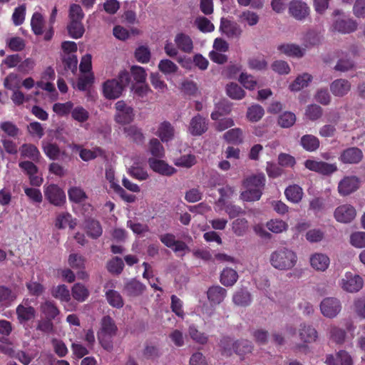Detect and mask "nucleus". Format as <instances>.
<instances>
[{"mask_svg": "<svg viewBox=\"0 0 365 365\" xmlns=\"http://www.w3.org/2000/svg\"><path fill=\"white\" fill-rule=\"evenodd\" d=\"M265 185V176L263 173L253 174L245 178L242 181L244 190L240 194V199L246 202L259 200Z\"/></svg>", "mask_w": 365, "mask_h": 365, "instance_id": "f257e3e1", "label": "nucleus"}, {"mask_svg": "<svg viewBox=\"0 0 365 365\" xmlns=\"http://www.w3.org/2000/svg\"><path fill=\"white\" fill-rule=\"evenodd\" d=\"M298 257L297 253L291 249L280 247L272 252L269 256V262L276 269L288 271L297 264Z\"/></svg>", "mask_w": 365, "mask_h": 365, "instance_id": "f03ea898", "label": "nucleus"}, {"mask_svg": "<svg viewBox=\"0 0 365 365\" xmlns=\"http://www.w3.org/2000/svg\"><path fill=\"white\" fill-rule=\"evenodd\" d=\"M118 328L115 322L110 317H104L101 319V328L98 331V339L102 347L110 351L113 348V337L116 335Z\"/></svg>", "mask_w": 365, "mask_h": 365, "instance_id": "7ed1b4c3", "label": "nucleus"}, {"mask_svg": "<svg viewBox=\"0 0 365 365\" xmlns=\"http://www.w3.org/2000/svg\"><path fill=\"white\" fill-rule=\"evenodd\" d=\"M220 346L223 354L227 356L231 355L232 353H235L239 356H243L250 353L252 350L250 341L244 339L234 341L228 337L221 340Z\"/></svg>", "mask_w": 365, "mask_h": 365, "instance_id": "20e7f679", "label": "nucleus"}, {"mask_svg": "<svg viewBox=\"0 0 365 365\" xmlns=\"http://www.w3.org/2000/svg\"><path fill=\"white\" fill-rule=\"evenodd\" d=\"M322 314L329 319H333L338 316L341 311V303L336 297H325L319 304Z\"/></svg>", "mask_w": 365, "mask_h": 365, "instance_id": "39448f33", "label": "nucleus"}, {"mask_svg": "<svg viewBox=\"0 0 365 365\" xmlns=\"http://www.w3.org/2000/svg\"><path fill=\"white\" fill-rule=\"evenodd\" d=\"M339 285L347 292H357L362 289L364 280L359 274L346 272L341 279Z\"/></svg>", "mask_w": 365, "mask_h": 365, "instance_id": "423d86ee", "label": "nucleus"}, {"mask_svg": "<svg viewBox=\"0 0 365 365\" xmlns=\"http://www.w3.org/2000/svg\"><path fill=\"white\" fill-rule=\"evenodd\" d=\"M304 166L308 170L323 175H331L338 170L337 165L335 163H329L311 159L307 160L304 162Z\"/></svg>", "mask_w": 365, "mask_h": 365, "instance_id": "0eeeda50", "label": "nucleus"}, {"mask_svg": "<svg viewBox=\"0 0 365 365\" xmlns=\"http://www.w3.org/2000/svg\"><path fill=\"white\" fill-rule=\"evenodd\" d=\"M288 11L289 15L298 21L304 20L310 14L309 6L302 0H292L288 5Z\"/></svg>", "mask_w": 365, "mask_h": 365, "instance_id": "6e6552de", "label": "nucleus"}, {"mask_svg": "<svg viewBox=\"0 0 365 365\" xmlns=\"http://www.w3.org/2000/svg\"><path fill=\"white\" fill-rule=\"evenodd\" d=\"M160 240L166 247L172 249L174 252L180 256H183L190 251L188 246L184 242L177 240L173 234L162 235Z\"/></svg>", "mask_w": 365, "mask_h": 365, "instance_id": "1a4fd4ad", "label": "nucleus"}, {"mask_svg": "<svg viewBox=\"0 0 365 365\" xmlns=\"http://www.w3.org/2000/svg\"><path fill=\"white\" fill-rule=\"evenodd\" d=\"M44 195L50 203L61 207L66 202L64 191L56 185H49L44 187Z\"/></svg>", "mask_w": 365, "mask_h": 365, "instance_id": "9d476101", "label": "nucleus"}, {"mask_svg": "<svg viewBox=\"0 0 365 365\" xmlns=\"http://www.w3.org/2000/svg\"><path fill=\"white\" fill-rule=\"evenodd\" d=\"M116 113L115 121L120 124H128L134 118L133 109L128 106L124 101H119L115 105Z\"/></svg>", "mask_w": 365, "mask_h": 365, "instance_id": "9b49d317", "label": "nucleus"}, {"mask_svg": "<svg viewBox=\"0 0 365 365\" xmlns=\"http://www.w3.org/2000/svg\"><path fill=\"white\" fill-rule=\"evenodd\" d=\"M359 187V180L354 175L344 177L338 184L337 190L341 196L349 195Z\"/></svg>", "mask_w": 365, "mask_h": 365, "instance_id": "f8f14e48", "label": "nucleus"}, {"mask_svg": "<svg viewBox=\"0 0 365 365\" xmlns=\"http://www.w3.org/2000/svg\"><path fill=\"white\" fill-rule=\"evenodd\" d=\"M17 319L20 324H24L35 318L36 310L29 304V299H24L16 309Z\"/></svg>", "mask_w": 365, "mask_h": 365, "instance_id": "ddd939ff", "label": "nucleus"}, {"mask_svg": "<svg viewBox=\"0 0 365 365\" xmlns=\"http://www.w3.org/2000/svg\"><path fill=\"white\" fill-rule=\"evenodd\" d=\"M355 208L349 204H344L338 206L334 212L336 220L341 223H349L356 217Z\"/></svg>", "mask_w": 365, "mask_h": 365, "instance_id": "4468645a", "label": "nucleus"}, {"mask_svg": "<svg viewBox=\"0 0 365 365\" xmlns=\"http://www.w3.org/2000/svg\"><path fill=\"white\" fill-rule=\"evenodd\" d=\"M220 31L230 38H239L242 34V29L237 23L225 18L221 19Z\"/></svg>", "mask_w": 365, "mask_h": 365, "instance_id": "2eb2a0df", "label": "nucleus"}, {"mask_svg": "<svg viewBox=\"0 0 365 365\" xmlns=\"http://www.w3.org/2000/svg\"><path fill=\"white\" fill-rule=\"evenodd\" d=\"M143 160L140 157L133 158V164L128 168L127 173L133 178L143 181L148 179V171L142 167Z\"/></svg>", "mask_w": 365, "mask_h": 365, "instance_id": "dca6fc26", "label": "nucleus"}, {"mask_svg": "<svg viewBox=\"0 0 365 365\" xmlns=\"http://www.w3.org/2000/svg\"><path fill=\"white\" fill-rule=\"evenodd\" d=\"M123 90L124 89L118 83V81L116 79L108 80L103 85V95L108 99H115L119 98Z\"/></svg>", "mask_w": 365, "mask_h": 365, "instance_id": "f3484780", "label": "nucleus"}, {"mask_svg": "<svg viewBox=\"0 0 365 365\" xmlns=\"http://www.w3.org/2000/svg\"><path fill=\"white\" fill-rule=\"evenodd\" d=\"M357 28L356 21L351 19H338L331 25L332 31L341 34H349L354 31Z\"/></svg>", "mask_w": 365, "mask_h": 365, "instance_id": "a211bd4d", "label": "nucleus"}, {"mask_svg": "<svg viewBox=\"0 0 365 365\" xmlns=\"http://www.w3.org/2000/svg\"><path fill=\"white\" fill-rule=\"evenodd\" d=\"M311 267L317 272L326 271L330 264L329 257L323 253L316 252L309 257Z\"/></svg>", "mask_w": 365, "mask_h": 365, "instance_id": "6ab92c4d", "label": "nucleus"}, {"mask_svg": "<svg viewBox=\"0 0 365 365\" xmlns=\"http://www.w3.org/2000/svg\"><path fill=\"white\" fill-rule=\"evenodd\" d=\"M148 164L150 168L155 173L162 175H172L176 173V169L168 165L166 162L155 158H149Z\"/></svg>", "mask_w": 365, "mask_h": 365, "instance_id": "aec40b11", "label": "nucleus"}, {"mask_svg": "<svg viewBox=\"0 0 365 365\" xmlns=\"http://www.w3.org/2000/svg\"><path fill=\"white\" fill-rule=\"evenodd\" d=\"M362 158V151L358 148L353 147L344 150L339 157V160L346 164H356Z\"/></svg>", "mask_w": 365, "mask_h": 365, "instance_id": "412c9836", "label": "nucleus"}, {"mask_svg": "<svg viewBox=\"0 0 365 365\" xmlns=\"http://www.w3.org/2000/svg\"><path fill=\"white\" fill-rule=\"evenodd\" d=\"M351 83L344 78L334 80L330 84V91L331 93L336 97H343L349 93L351 91Z\"/></svg>", "mask_w": 365, "mask_h": 365, "instance_id": "4be33fe9", "label": "nucleus"}, {"mask_svg": "<svg viewBox=\"0 0 365 365\" xmlns=\"http://www.w3.org/2000/svg\"><path fill=\"white\" fill-rule=\"evenodd\" d=\"M174 41L180 51L186 53L193 51V41L189 35L182 32L178 33L175 36Z\"/></svg>", "mask_w": 365, "mask_h": 365, "instance_id": "5701e85b", "label": "nucleus"}, {"mask_svg": "<svg viewBox=\"0 0 365 365\" xmlns=\"http://www.w3.org/2000/svg\"><path fill=\"white\" fill-rule=\"evenodd\" d=\"M313 76L308 73H303L298 75L296 78L289 85V90L292 92H298L307 88L312 83Z\"/></svg>", "mask_w": 365, "mask_h": 365, "instance_id": "b1692460", "label": "nucleus"}, {"mask_svg": "<svg viewBox=\"0 0 365 365\" xmlns=\"http://www.w3.org/2000/svg\"><path fill=\"white\" fill-rule=\"evenodd\" d=\"M325 363L327 365H353V360L347 351L342 350L339 351L336 356L328 355Z\"/></svg>", "mask_w": 365, "mask_h": 365, "instance_id": "393cba45", "label": "nucleus"}, {"mask_svg": "<svg viewBox=\"0 0 365 365\" xmlns=\"http://www.w3.org/2000/svg\"><path fill=\"white\" fill-rule=\"evenodd\" d=\"M145 289V286L135 279H128L123 287V292L128 297L140 296Z\"/></svg>", "mask_w": 365, "mask_h": 365, "instance_id": "a878e982", "label": "nucleus"}, {"mask_svg": "<svg viewBox=\"0 0 365 365\" xmlns=\"http://www.w3.org/2000/svg\"><path fill=\"white\" fill-rule=\"evenodd\" d=\"M55 227L59 230L69 227L73 230L77 225L76 220L73 218L72 215L67 212H62L56 215L55 220Z\"/></svg>", "mask_w": 365, "mask_h": 365, "instance_id": "bb28decb", "label": "nucleus"}, {"mask_svg": "<svg viewBox=\"0 0 365 365\" xmlns=\"http://www.w3.org/2000/svg\"><path fill=\"white\" fill-rule=\"evenodd\" d=\"M207 130V123L205 118L200 115L194 116L190 123L189 133L192 135H200Z\"/></svg>", "mask_w": 365, "mask_h": 365, "instance_id": "cd10ccee", "label": "nucleus"}, {"mask_svg": "<svg viewBox=\"0 0 365 365\" xmlns=\"http://www.w3.org/2000/svg\"><path fill=\"white\" fill-rule=\"evenodd\" d=\"M278 51L287 56L302 58L305 53V49L294 43H284L278 46Z\"/></svg>", "mask_w": 365, "mask_h": 365, "instance_id": "c85d7f7f", "label": "nucleus"}, {"mask_svg": "<svg viewBox=\"0 0 365 365\" xmlns=\"http://www.w3.org/2000/svg\"><path fill=\"white\" fill-rule=\"evenodd\" d=\"M220 197L215 203V210L220 212L223 210L227 202L235 194V190L233 187L226 185L219 189Z\"/></svg>", "mask_w": 365, "mask_h": 365, "instance_id": "c756f323", "label": "nucleus"}, {"mask_svg": "<svg viewBox=\"0 0 365 365\" xmlns=\"http://www.w3.org/2000/svg\"><path fill=\"white\" fill-rule=\"evenodd\" d=\"M227 294L225 289L220 286H213L207 292V299L212 304H219L225 299Z\"/></svg>", "mask_w": 365, "mask_h": 365, "instance_id": "7c9ffc66", "label": "nucleus"}, {"mask_svg": "<svg viewBox=\"0 0 365 365\" xmlns=\"http://www.w3.org/2000/svg\"><path fill=\"white\" fill-rule=\"evenodd\" d=\"M156 135L163 142L171 140L175 135V129L172 124L168 121H163L158 125Z\"/></svg>", "mask_w": 365, "mask_h": 365, "instance_id": "2f4dec72", "label": "nucleus"}, {"mask_svg": "<svg viewBox=\"0 0 365 365\" xmlns=\"http://www.w3.org/2000/svg\"><path fill=\"white\" fill-rule=\"evenodd\" d=\"M299 336L302 341L312 343L317 339L318 334L313 327L303 324L300 325Z\"/></svg>", "mask_w": 365, "mask_h": 365, "instance_id": "473e14b6", "label": "nucleus"}, {"mask_svg": "<svg viewBox=\"0 0 365 365\" xmlns=\"http://www.w3.org/2000/svg\"><path fill=\"white\" fill-rule=\"evenodd\" d=\"M105 289V296L108 303L114 308H122L124 305V301L121 294L113 289H108V286Z\"/></svg>", "mask_w": 365, "mask_h": 365, "instance_id": "72a5a7b5", "label": "nucleus"}, {"mask_svg": "<svg viewBox=\"0 0 365 365\" xmlns=\"http://www.w3.org/2000/svg\"><path fill=\"white\" fill-rule=\"evenodd\" d=\"M284 195L287 200L293 203H299L304 195L302 188L297 185H292L284 190Z\"/></svg>", "mask_w": 365, "mask_h": 365, "instance_id": "f704fd0d", "label": "nucleus"}, {"mask_svg": "<svg viewBox=\"0 0 365 365\" xmlns=\"http://www.w3.org/2000/svg\"><path fill=\"white\" fill-rule=\"evenodd\" d=\"M264 115V109L263 107L254 103L247 108L246 118L251 123H257L263 118Z\"/></svg>", "mask_w": 365, "mask_h": 365, "instance_id": "c9c22d12", "label": "nucleus"}, {"mask_svg": "<svg viewBox=\"0 0 365 365\" xmlns=\"http://www.w3.org/2000/svg\"><path fill=\"white\" fill-rule=\"evenodd\" d=\"M18 293L11 289L0 286V303L4 307H9L17 298Z\"/></svg>", "mask_w": 365, "mask_h": 365, "instance_id": "e433bc0d", "label": "nucleus"}, {"mask_svg": "<svg viewBox=\"0 0 365 365\" xmlns=\"http://www.w3.org/2000/svg\"><path fill=\"white\" fill-rule=\"evenodd\" d=\"M232 301L237 306L246 307L251 304L252 297L248 290L240 289L233 294Z\"/></svg>", "mask_w": 365, "mask_h": 365, "instance_id": "4c0bfd02", "label": "nucleus"}, {"mask_svg": "<svg viewBox=\"0 0 365 365\" xmlns=\"http://www.w3.org/2000/svg\"><path fill=\"white\" fill-rule=\"evenodd\" d=\"M19 151L22 158H29L34 161H38L41 157L38 149L32 144H23Z\"/></svg>", "mask_w": 365, "mask_h": 365, "instance_id": "58836bf2", "label": "nucleus"}, {"mask_svg": "<svg viewBox=\"0 0 365 365\" xmlns=\"http://www.w3.org/2000/svg\"><path fill=\"white\" fill-rule=\"evenodd\" d=\"M226 94L233 100H242L246 96L245 90L236 83H230L225 87Z\"/></svg>", "mask_w": 365, "mask_h": 365, "instance_id": "ea45409f", "label": "nucleus"}, {"mask_svg": "<svg viewBox=\"0 0 365 365\" xmlns=\"http://www.w3.org/2000/svg\"><path fill=\"white\" fill-rule=\"evenodd\" d=\"M223 138L229 143L239 145L244 140L243 131L239 128H232L225 133Z\"/></svg>", "mask_w": 365, "mask_h": 365, "instance_id": "a19ab883", "label": "nucleus"}, {"mask_svg": "<svg viewBox=\"0 0 365 365\" xmlns=\"http://www.w3.org/2000/svg\"><path fill=\"white\" fill-rule=\"evenodd\" d=\"M51 295L61 302H68L71 300L70 291L64 284H58L51 289Z\"/></svg>", "mask_w": 365, "mask_h": 365, "instance_id": "79ce46f5", "label": "nucleus"}, {"mask_svg": "<svg viewBox=\"0 0 365 365\" xmlns=\"http://www.w3.org/2000/svg\"><path fill=\"white\" fill-rule=\"evenodd\" d=\"M175 165L184 168H190L197 163L196 156L192 153H187L175 158L173 160Z\"/></svg>", "mask_w": 365, "mask_h": 365, "instance_id": "37998d69", "label": "nucleus"}, {"mask_svg": "<svg viewBox=\"0 0 365 365\" xmlns=\"http://www.w3.org/2000/svg\"><path fill=\"white\" fill-rule=\"evenodd\" d=\"M300 144L304 150L313 152L319 147V140L313 135H304L301 138Z\"/></svg>", "mask_w": 365, "mask_h": 365, "instance_id": "c03bdc74", "label": "nucleus"}, {"mask_svg": "<svg viewBox=\"0 0 365 365\" xmlns=\"http://www.w3.org/2000/svg\"><path fill=\"white\" fill-rule=\"evenodd\" d=\"M238 279L237 272L231 268H225L221 273L220 282L227 287H231L235 284Z\"/></svg>", "mask_w": 365, "mask_h": 365, "instance_id": "a18cd8bd", "label": "nucleus"}, {"mask_svg": "<svg viewBox=\"0 0 365 365\" xmlns=\"http://www.w3.org/2000/svg\"><path fill=\"white\" fill-rule=\"evenodd\" d=\"M72 296L78 302H83L89 296V291L87 287L81 283L75 284L71 289Z\"/></svg>", "mask_w": 365, "mask_h": 365, "instance_id": "49530a36", "label": "nucleus"}, {"mask_svg": "<svg viewBox=\"0 0 365 365\" xmlns=\"http://www.w3.org/2000/svg\"><path fill=\"white\" fill-rule=\"evenodd\" d=\"M248 228V221L245 218H237L232 222V230L236 236H244Z\"/></svg>", "mask_w": 365, "mask_h": 365, "instance_id": "de8ad7c7", "label": "nucleus"}, {"mask_svg": "<svg viewBox=\"0 0 365 365\" xmlns=\"http://www.w3.org/2000/svg\"><path fill=\"white\" fill-rule=\"evenodd\" d=\"M40 309L45 318L48 320H52L56 318L59 314V310L51 302L47 301L43 303Z\"/></svg>", "mask_w": 365, "mask_h": 365, "instance_id": "09e8293b", "label": "nucleus"}, {"mask_svg": "<svg viewBox=\"0 0 365 365\" xmlns=\"http://www.w3.org/2000/svg\"><path fill=\"white\" fill-rule=\"evenodd\" d=\"M239 20L242 24H247L250 26H254L258 24L259 16L254 11L245 10L239 15Z\"/></svg>", "mask_w": 365, "mask_h": 365, "instance_id": "8fccbe9b", "label": "nucleus"}, {"mask_svg": "<svg viewBox=\"0 0 365 365\" xmlns=\"http://www.w3.org/2000/svg\"><path fill=\"white\" fill-rule=\"evenodd\" d=\"M67 30L69 36L76 39L82 37L85 32L82 21H70Z\"/></svg>", "mask_w": 365, "mask_h": 365, "instance_id": "3c124183", "label": "nucleus"}, {"mask_svg": "<svg viewBox=\"0 0 365 365\" xmlns=\"http://www.w3.org/2000/svg\"><path fill=\"white\" fill-rule=\"evenodd\" d=\"M329 336L331 340L336 344H342L346 339V331L335 325H331L328 329Z\"/></svg>", "mask_w": 365, "mask_h": 365, "instance_id": "603ef678", "label": "nucleus"}, {"mask_svg": "<svg viewBox=\"0 0 365 365\" xmlns=\"http://www.w3.org/2000/svg\"><path fill=\"white\" fill-rule=\"evenodd\" d=\"M68 198L71 201L81 203L83 202L87 198V195L80 187H71L68 190Z\"/></svg>", "mask_w": 365, "mask_h": 365, "instance_id": "864d4df0", "label": "nucleus"}, {"mask_svg": "<svg viewBox=\"0 0 365 365\" xmlns=\"http://www.w3.org/2000/svg\"><path fill=\"white\" fill-rule=\"evenodd\" d=\"M42 149L45 155L51 160H56L60 155V149L58 145L51 142L43 141Z\"/></svg>", "mask_w": 365, "mask_h": 365, "instance_id": "5fc2aeb1", "label": "nucleus"}, {"mask_svg": "<svg viewBox=\"0 0 365 365\" xmlns=\"http://www.w3.org/2000/svg\"><path fill=\"white\" fill-rule=\"evenodd\" d=\"M288 227V224L286 222L279 219H273L267 222V229L276 234L286 231Z\"/></svg>", "mask_w": 365, "mask_h": 365, "instance_id": "6e6d98bb", "label": "nucleus"}, {"mask_svg": "<svg viewBox=\"0 0 365 365\" xmlns=\"http://www.w3.org/2000/svg\"><path fill=\"white\" fill-rule=\"evenodd\" d=\"M103 155V150L100 148H93L92 149L83 148L80 150L79 156L83 161L94 160Z\"/></svg>", "mask_w": 365, "mask_h": 365, "instance_id": "4d7b16f0", "label": "nucleus"}, {"mask_svg": "<svg viewBox=\"0 0 365 365\" xmlns=\"http://www.w3.org/2000/svg\"><path fill=\"white\" fill-rule=\"evenodd\" d=\"M158 68L165 75L175 74L178 71V66L169 59L160 61Z\"/></svg>", "mask_w": 365, "mask_h": 365, "instance_id": "13d9d810", "label": "nucleus"}, {"mask_svg": "<svg viewBox=\"0 0 365 365\" xmlns=\"http://www.w3.org/2000/svg\"><path fill=\"white\" fill-rule=\"evenodd\" d=\"M194 24L202 33L212 32L215 30L214 24L204 16L197 17Z\"/></svg>", "mask_w": 365, "mask_h": 365, "instance_id": "bf43d9fd", "label": "nucleus"}, {"mask_svg": "<svg viewBox=\"0 0 365 365\" xmlns=\"http://www.w3.org/2000/svg\"><path fill=\"white\" fill-rule=\"evenodd\" d=\"M297 118L294 113L285 111L278 118V124L284 128L292 127L296 122Z\"/></svg>", "mask_w": 365, "mask_h": 365, "instance_id": "052dcab7", "label": "nucleus"}, {"mask_svg": "<svg viewBox=\"0 0 365 365\" xmlns=\"http://www.w3.org/2000/svg\"><path fill=\"white\" fill-rule=\"evenodd\" d=\"M238 81L242 85V86L250 91H253L257 86V81L255 78L247 73L242 72L239 78Z\"/></svg>", "mask_w": 365, "mask_h": 365, "instance_id": "680f3d73", "label": "nucleus"}, {"mask_svg": "<svg viewBox=\"0 0 365 365\" xmlns=\"http://www.w3.org/2000/svg\"><path fill=\"white\" fill-rule=\"evenodd\" d=\"M307 119L315 121L322 115V108L317 104H311L307 106L304 113Z\"/></svg>", "mask_w": 365, "mask_h": 365, "instance_id": "e2e57ef3", "label": "nucleus"}, {"mask_svg": "<svg viewBox=\"0 0 365 365\" xmlns=\"http://www.w3.org/2000/svg\"><path fill=\"white\" fill-rule=\"evenodd\" d=\"M43 25L44 21L42 15L38 12H35L31 20V26L34 34L36 35L41 34Z\"/></svg>", "mask_w": 365, "mask_h": 365, "instance_id": "0e129e2a", "label": "nucleus"}, {"mask_svg": "<svg viewBox=\"0 0 365 365\" xmlns=\"http://www.w3.org/2000/svg\"><path fill=\"white\" fill-rule=\"evenodd\" d=\"M7 46L14 51H21L26 46V41L19 36H11L6 40Z\"/></svg>", "mask_w": 365, "mask_h": 365, "instance_id": "69168bd1", "label": "nucleus"}, {"mask_svg": "<svg viewBox=\"0 0 365 365\" xmlns=\"http://www.w3.org/2000/svg\"><path fill=\"white\" fill-rule=\"evenodd\" d=\"M135 58L141 63H146L150 59V51L146 46H140L135 51Z\"/></svg>", "mask_w": 365, "mask_h": 365, "instance_id": "338daca9", "label": "nucleus"}, {"mask_svg": "<svg viewBox=\"0 0 365 365\" xmlns=\"http://www.w3.org/2000/svg\"><path fill=\"white\" fill-rule=\"evenodd\" d=\"M248 65L252 70L264 71L267 69L268 63L264 56H256L249 60Z\"/></svg>", "mask_w": 365, "mask_h": 365, "instance_id": "774afa93", "label": "nucleus"}]
</instances>
